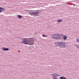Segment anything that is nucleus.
I'll return each instance as SVG.
<instances>
[{"label":"nucleus","mask_w":79,"mask_h":79,"mask_svg":"<svg viewBox=\"0 0 79 79\" xmlns=\"http://www.w3.org/2000/svg\"><path fill=\"white\" fill-rule=\"evenodd\" d=\"M41 10H35L34 11L31 10L29 12V14L31 15V16H34L35 15L36 16H37V15L38 14H40V12H41Z\"/></svg>","instance_id":"obj_1"},{"label":"nucleus","mask_w":79,"mask_h":79,"mask_svg":"<svg viewBox=\"0 0 79 79\" xmlns=\"http://www.w3.org/2000/svg\"><path fill=\"white\" fill-rule=\"evenodd\" d=\"M23 44L25 45H34V41L32 39L31 40H28L27 41L25 40L23 42Z\"/></svg>","instance_id":"obj_2"},{"label":"nucleus","mask_w":79,"mask_h":79,"mask_svg":"<svg viewBox=\"0 0 79 79\" xmlns=\"http://www.w3.org/2000/svg\"><path fill=\"white\" fill-rule=\"evenodd\" d=\"M56 44H58V45L60 46H61V47H65L66 46V43L63 42H56Z\"/></svg>","instance_id":"obj_3"},{"label":"nucleus","mask_w":79,"mask_h":79,"mask_svg":"<svg viewBox=\"0 0 79 79\" xmlns=\"http://www.w3.org/2000/svg\"><path fill=\"white\" fill-rule=\"evenodd\" d=\"M52 37L53 39H62V38H61V36L58 35H54L52 36Z\"/></svg>","instance_id":"obj_4"},{"label":"nucleus","mask_w":79,"mask_h":79,"mask_svg":"<svg viewBox=\"0 0 79 79\" xmlns=\"http://www.w3.org/2000/svg\"><path fill=\"white\" fill-rule=\"evenodd\" d=\"M2 50L4 51H8L9 48H6L3 47L2 48Z\"/></svg>","instance_id":"obj_5"},{"label":"nucleus","mask_w":79,"mask_h":79,"mask_svg":"<svg viewBox=\"0 0 79 79\" xmlns=\"http://www.w3.org/2000/svg\"><path fill=\"white\" fill-rule=\"evenodd\" d=\"M26 39H32V38H22L21 39V40L22 41V42H23Z\"/></svg>","instance_id":"obj_6"},{"label":"nucleus","mask_w":79,"mask_h":79,"mask_svg":"<svg viewBox=\"0 0 79 79\" xmlns=\"http://www.w3.org/2000/svg\"><path fill=\"white\" fill-rule=\"evenodd\" d=\"M68 39V37L66 35H64L63 37V40H66Z\"/></svg>","instance_id":"obj_7"},{"label":"nucleus","mask_w":79,"mask_h":79,"mask_svg":"<svg viewBox=\"0 0 79 79\" xmlns=\"http://www.w3.org/2000/svg\"><path fill=\"white\" fill-rule=\"evenodd\" d=\"M74 46H75V47H77L78 49L79 50V45H77V44H75L74 45Z\"/></svg>","instance_id":"obj_8"},{"label":"nucleus","mask_w":79,"mask_h":79,"mask_svg":"<svg viewBox=\"0 0 79 79\" xmlns=\"http://www.w3.org/2000/svg\"><path fill=\"white\" fill-rule=\"evenodd\" d=\"M63 21L61 19H58L57 20V22L58 23H61Z\"/></svg>","instance_id":"obj_9"},{"label":"nucleus","mask_w":79,"mask_h":79,"mask_svg":"<svg viewBox=\"0 0 79 79\" xmlns=\"http://www.w3.org/2000/svg\"><path fill=\"white\" fill-rule=\"evenodd\" d=\"M53 76L54 77H58V75L56 73H55V74H54L53 75Z\"/></svg>","instance_id":"obj_10"},{"label":"nucleus","mask_w":79,"mask_h":79,"mask_svg":"<svg viewBox=\"0 0 79 79\" xmlns=\"http://www.w3.org/2000/svg\"><path fill=\"white\" fill-rule=\"evenodd\" d=\"M60 79H67V78H66L64 77H60Z\"/></svg>","instance_id":"obj_11"},{"label":"nucleus","mask_w":79,"mask_h":79,"mask_svg":"<svg viewBox=\"0 0 79 79\" xmlns=\"http://www.w3.org/2000/svg\"><path fill=\"white\" fill-rule=\"evenodd\" d=\"M18 18L19 19H21V18H22V16H21V15H19L18 16Z\"/></svg>","instance_id":"obj_12"},{"label":"nucleus","mask_w":79,"mask_h":79,"mask_svg":"<svg viewBox=\"0 0 79 79\" xmlns=\"http://www.w3.org/2000/svg\"><path fill=\"white\" fill-rule=\"evenodd\" d=\"M76 41L77 42H79V38H78L76 39Z\"/></svg>","instance_id":"obj_13"},{"label":"nucleus","mask_w":79,"mask_h":79,"mask_svg":"<svg viewBox=\"0 0 79 79\" xmlns=\"http://www.w3.org/2000/svg\"><path fill=\"white\" fill-rule=\"evenodd\" d=\"M42 36H43V37H45V35H44V34H43L42 35Z\"/></svg>","instance_id":"obj_14"},{"label":"nucleus","mask_w":79,"mask_h":79,"mask_svg":"<svg viewBox=\"0 0 79 79\" xmlns=\"http://www.w3.org/2000/svg\"><path fill=\"white\" fill-rule=\"evenodd\" d=\"M2 7H0V10H2Z\"/></svg>","instance_id":"obj_15"},{"label":"nucleus","mask_w":79,"mask_h":79,"mask_svg":"<svg viewBox=\"0 0 79 79\" xmlns=\"http://www.w3.org/2000/svg\"><path fill=\"white\" fill-rule=\"evenodd\" d=\"M2 10H3V11H5V9L3 8H2Z\"/></svg>","instance_id":"obj_16"},{"label":"nucleus","mask_w":79,"mask_h":79,"mask_svg":"<svg viewBox=\"0 0 79 79\" xmlns=\"http://www.w3.org/2000/svg\"><path fill=\"white\" fill-rule=\"evenodd\" d=\"M53 78L54 79H57L55 77H54Z\"/></svg>","instance_id":"obj_17"},{"label":"nucleus","mask_w":79,"mask_h":79,"mask_svg":"<svg viewBox=\"0 0 79 79\" xmlns=\"http://www.w3.org/2000/svg\"><path fill=\"white\" fill-rule=\"evenodd\" d=\"M2 10H0V13H2Z\"/></svg>","instance_id":"obj_18"},{"label":"nucleus","mask_w":79,"mask_h":79,"mask_svg":"<svg viewBox=\"0 0 79 79\" xmlns=\"http://www.w3.org/2000/svg\"><path fill=\"white\" fill-rule=\"evenodd\" d=\"M61 36H63V34H61Z\"/></svg>","instance_id":"obj_19"}]
</instances>
